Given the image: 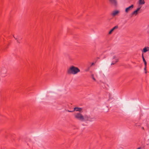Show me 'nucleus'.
Wrapping results in <instances>:
<instances>
[{
	"mask_svg": "<svg viewBox=\"0 0 149 149\" xmlns=\"http://www.w3.org/2000/svg\"><path fill=\"white\" fill-rule=\"evenodd\" d=\"M142 59H143V62H146V60H145V59L144 57L143 54H142Z\"/></svg>",
	"mask_w": 149,
	"mask_h": 149,
	"instance_id": "2eb2a0df",
	"label": "nucleus"
},
{
	"mask_svg": "<svg viewBox=\"0 0 149 149\" xmlns=\"http://www.w3.org/2000/svg\"><path fill=\"white\" fill-rule=\"evenodd\" d=\"M141 149V148L140 147H139V148H138L137 149Z\"/></svg>",
	"mask_w": 149,
	"mask_h": 149,
	"instance_id": "4be33fe9",
	"label": "nucleus"
},
{
	"mask_svg": "<svg viewBox=\"0 0 149 149\" xmlns=\"http://www.w3.org/2000/svg\"><path fill=\"white\" fill-rule=\"evenodd\" d=\"M67 111H68V112H74V111H73V110L71 111H69V110H68Z\"/></svg>",
	"mask_w": 149,
	"mask_h": 149,
	"instance_id": "aec40b11",
	"label": "nucleus"
},
{
	"mask_svg": "<svg viewBox=\"0 0 149 149\" xmlns=\"http://www.w3.org/2000/svg\"><path fill=\"white\" fill-rule=\"evenodd\" d=\"M92 78L94 80V81H96V79H95V78H94V75H93V74H92Z\"/></svg>",
	"mask_w": 149,
	"mask_h": 149,
	"instance_id": "f3484780",
	"label": "nucleus"
},
{
	"mask_svg": "<svg viewBox=\"0 0 149 149\" xmlns=\"http://www.w3.org/2000/svg\"><path fill=\"white\" fill-rule=\"evenodd\" d=\"M109 2L112 5L116 7L117 6L118 3L117 0H109Z\"/></svg>",
	"mask_w": 149,
	"mask_h": 149,
	"instance_id": "7ed1b4c3",
	"label": "nucleus"
},
{
	"mask_svg": "<svg viewBox=\"0 0 149 149\" xmlns=\"http://www.w3.org/2000/svg\"><path fill=\"white\" fill-rule=\"evenodd\" d=\"M80 72V70L77 67L72 66L67 71V73L68 74H75Z\"/></svg>",
	"mask_w": 149,
	"mask_h": 149,
	"instance_id": "f257e3e1",
	"label": "nucleus"
},
{
	"mask_svg": "<svg viewBox=\"0 0 149 149\" xmlns=\"http://www.w3.org/2000/svg\"><path fill=\"white\" fill-rule=\"evenodd\" d=\"M114 54V53H111V54L112 55H113V54Z\"/></svg>",
	"mask_w": 149,
	"mask_h": 149,
	"instance_id": "412c9836",
	"label": "nucleus"
},
{
	"mask_svg": "<svg viewBox=\"0 0 149 149\" xmlns=\"http://www.w3.org/2000/svg\"><path fill=\"white\" fill-rule=\"evenodd\" d=\"M84 121H92V119H93V118H90L87 116H84Z\"/></svg>",
	"mask_w": 149,
	"mask_h": 149,
	"instance_id": "423d86ee",
	"label": "nucleus"
},
{
	"mask_svg": "<svg viewBox=\"0 0 149 149\" xmlns=\"http://www.w3.org/2000/svg\"><path fill=\"white\" fill-rule=\"evenodd\" d=\"M118 28V26H116L113 27L112 29L111 30L109 31V34H111L112 32L115 29H117Z\"/></svg>",
	"mask_w": 149,
	"mask_h": 149,
	"instance_id": "1a4fd4ad",
	"label": "nucleus"
},
{
	"mask_svg": "<svg viewBox=\"0 0 149 149\" xmlns=\"http://www.w3.org/2000/svg\"><path fill=\"white\" fill-rule=\"evenodd\" d=\"M147 68V66H145L144 70L146 71L145 73H147L146 71V68Z\"/></svg>",
	"mask_w": 149,
	"mask_h": 149,
	"instance_id": "a211bd4d",
	"label": "nucleus"
},
{
	"mask_svg": "<svg viewBox=\"0 0 149 149\" xmlns=\"http://www.w3.org/2000/svg\"><path fill=\"white\" fill-rule=\"evenodd\" d=\"M119 13V11L118 10L113 11L111 13L112 16L114 17L117 15Z\"/></svg>",
	"mask_w": 149,
	"mask_h": 149,
	"instance_id": "6e6552de",
	"label": "nucleus"
},
{
	"mask_svg": "<svg viewBox=\"0 0 149 149\" xmlns=\"http://www.w3.org/2000/svg\"><path fill=\"white\" fill-rule=\"evenodd\" d=\"M113 59H114V60L113 61L111 64V65H113L115 64L118 61V59L116 58L115 56H113Z\"/></svg>",
	"mask_w": 149,
	"mask_h": 149,
	"instance_id": "39448f33",
	"label": "nucleus"
},
{
	"mask_svg": "<svg viewBox=\"0 0 149 149\" xmlns=\"http://www.w3.org/2000/svg\"><path fill=\"white\" fill-rule=\"evenodd\" d=\"M17 42L19 43V41L18 40H17Z\"/></svg>",
	"mask_w": 149,
	"mask_h": 149,
	"instance_id": "a878e982",
	"label": "nucleus"
},
{
	"mask_svg": "<svg viewBox=\"0 0 149 149\" xmlns=\"http://www.w3.org/2000/svg\"><path fill=\"white\" fill-rule=\"evenodd\" d=\"M94 64V63H92V65H93Z\"/></svg>",
	"mask_w": 149,
	"mask_h": 149,
	"instance_id": "393cba45",
	"label": "nucleus"
},
{
	"mask_svg": "<svg viewBox=\"0 0 149 149\" xmlns=\"http://www.w3.org/2000/svg\"><path fill=\"white\" fill-rule=\"evenodd\" d=\"M149 51V47H146L143 49V52L145 53Z\"/></svg>",
	"mask_w": 149,
	"mask_h": 149,
	"instance_id": "9b49d317",
	"label": "nucleus"
},
{
	"mask_svg": "<svg viewBox=\"0 0 149 149\" xmlns=\"http://www.w3.org/2000/svg\"><path fill=\"white\" fill-rule=\"evenodd\" d=\"M142 128L143 129V130H144V127H142Z\"/></svg>",
	"mask_w": 149,
	"mask_h": 149,
	"instance_id": "b1692460",
	"label": "nucleus"
},
{
	"mask_svg": "<svg viewBox=\"0 0 149 149\" xmlns=\"http://www.w3.org/2000/svg\"><path fill=\"white\" fill-rule=\"evenodd\" d=\"M141 124L140 123H136L135 125L136 126H141Z\"/></svg>",
	"mask_w": 149,
	"mask_h": 149,
	"instance_id": "4468645a",
	"label": "nucleus"
},
{
	"mask_svg": "<svg viewBox=\"0 0 149 149\" xmlns=\"http://www.w3.org/2000/svg\"><path fill=\"white\" fill-rule=\"evenodd\" d=\"M82 110V109L81 108H78V107H75L74 108V109L73 111H79L80 112Z\"/></svg>",
	"mask_w": 149,
	"mask_h": 149,
	"instance_id": "9d476101",
	"label": "nucleus"
},
{
	"mask_svg": "<svg viewBox=\"0 0 149 149\" xmlns=\"http://www.w3.org/2000/svg\"><path fill=\"white\" fill-rule=\"evenodd\" d=\"M148 27L149 28V26H148Z\"/></svg>",
	"mask_w": 149,
	"mask_h": 149,
	"instance_id": "bb28decb",
	"label": "nucleus"
},
{
	"mask_svg": "<svg viewBox=\"0 0 149 149\" xmlns=\"http://www.w3.org/2000/svg\"><path fill=\"white\" fill-rule=\"evenodd\" d=\"M144 64H145V66H147V62L146 61V62H144Z\"/></svg>",
	"mask_w": 149,
	"mask_h": 149,
	"instance_id": "6ab92c4d",
	"label": "nucleus"
},
{
	"mask_svg": "<svg viewBox=\"0 0 149 149\" xmlns=\"http://www.w3.org/2000/svg\"><path fill=\"white\" fill-rule=\"evenodd\" d=\"M145 3L144 0H139V5L144 4Z\"/></svg>",
	"mask_w": 149,
	"mask_h": 149,
	"instance_id": "f8f14e48",
	"label": "nucleus"
},
{
	"mask_svg": "<svg viewBox=\"0 0 149 149\" xmlns=\"http://www.w3.org/2000/svg\"><path fill=\"white\" fill-rule=\"evenodd\" d=\"M138 14V12L136 11V10L134 11V12H133L131 14L132 15H137Z\"/></svg>",
	"mask_w": 149,
	"mask_h": 149,
	"instance_id": "ddd939ff",
	"label": "nucleus"
},
{
	"mask_svg": "<svg viewBox=\"0 0 149 149\" xmlns=\"http://www.w3.org/2000/svg\"><path fill=\"white\" fill-rule=\"evenodd\" d=\"M1 74H6L7 72L6 69L5 68H3L0 71Z\"/></svg>",
	"mask_w": 149,
	"mask_h": 149,
	"instance_id": "0eeeda50",
	"label": "nucleus"
},
{
	"mask_svg": "<svg viewBox=\"0 0 149 149\" xmlns=\"http://www.w3.org/2000/svg\"><path fill=\"white\" fill-rule=\"evenodd\" d=\"M13 37H14V38H15V39H16H16H17V38H15V37L14 36H13Z\"/></svg>",
	"mask_w": 149,
	"mask_h": 149,
	"instance_id": "5701e85b",
	"label": "nucleus"
},
{
	"mask_svg": "<svg viewBox=\"0 0 149 149\" xmlns=\"http://www.w3.org/2000/svg\"><path fill=\"white\" fill-rule=\"evenodd\" d=\"M75 118L77 119L82 121H84V116L80 113H77L74 115Z\"/></svg>",
	"mask_w": 149,
	"mask_h": 149,
	"instance_id": "f03ea898",
	"label": "nucleus"
},
{
	"mask_svg": "<svg viewBox=\"0 0 149 149\" xmlns=\"http://www.w3.org/2000/svg\"><path fill=\"white\" fill-rule=\"evenodd\" d=\"M141 6L140 7V8H138L136 10V11H137V12H138L140 10V9H141Z\"/></svg>",
	"mask_w": 149,
	"mask_h": 149,
	"instance_id": "dca6fc26",
	"label": "nucleus"
},
{
	"mask_svg": "<svg viewBox=\"0 0 149 149\" xmlns=\"http://www.w3.org/2000/svg\"><path fill=\"white\" fill-rule=\"evenodd\" d=\"M134 8V5L132 4L131 6L126 8L125 9V12L127 13Z\"/></svg>",
	"mask_w": 149,
	"mask_h": 149,
	"instance_id": "20e7f679",
	"label": "nucleus"
}]
</instances>
